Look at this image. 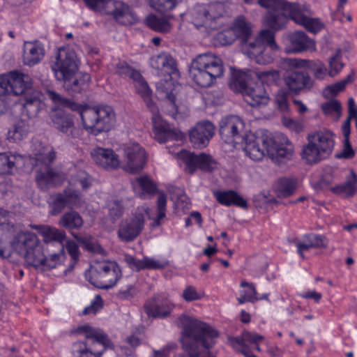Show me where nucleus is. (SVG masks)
<instances>
[{"label": "nucleus", "mask_w": 357, "mask_h": 357, "mask_svg": "<svg viewBox=\"0 0 357 357\" xmlns=\"http://www.w3.org/2000/svg\"><path fill=\"white\" fill-rule=\"evenodd\" d=\"M178 326L183 329L181 342L186 355L178 354L175 357H215L208 351L202 352L201 346L206 350L212 348L219 337L217 330L185 314L178 318Z\"/></svg>", "instance_id": "f257e3e1"}, {"label": "nucleus", "mask_w": 357, "mask_h": 357, "mask_svg": "<svg viewBox=\"0 0 357 357\" xmlns=\"http://www.w3.org/2000/svg\"><path fill=\"white\" fill-rule=\"evenodd\" d=\"M242 144L245 145L243 150L250 159L259 161L266 153L271 160L279 165L290 160L294 153L292 143L282 133L273 137L247 134Z\"/></svg>", "instance_id": "f03ea898"}, {"label": "nucleus", "mask_w": 357, "mask_h": 357, "mask_svg": "<svg viewBox=\"0 0 357 357\" xmlns=\"http://www.w3.org/2000/svg\"><path fill=\"white\" fill-rule=\"evenodd\" d=\"M150 65L156 70L158 75L169 77L168 79H162L157 82L156 90L158 93L165 95L168 112L172 118L176 119V116L182 112L177 103L176 94L172 89L173 85L172 76L178 73L176 60L169 53L162 52L151 56Z\"/></svg>", "instance_id": "7ed1b4c3"}, {"label": "nucleus", "mask_w": 357, "mask_h": 357, "mask_svg": "<svg viewBox=\"0 0 357 357\" xmlns=\"http://www.w3.org/2000/svg\"><path fill=\"white\" fill-rule=\"evenodd\" d=\"M190 75L201 87L211 86L224 73L222 59L211 52L200 54L191 63Z\"/></svg>", "instance_id": "20e7f679"}, {"label": "nucleus", "mask_w": 357, "mask_h": 357, "mask_svg": "<svg viewBox=\"0 0 357 357\" xmlns=\"http://www.w3.org/2000/svg\"><path fill=\"white\" fill-rule=\"evenodd\" d=\"M307 143L301 150V158L306 163L317 164L328 158L335 146V135L328 130L310 133L307 137Z\"/></svg>", "instance_id": "39448f33"}, {"label": "nucleus", "mask_w": 357, "mask_h": 357, "mask_svg": "<svg viewBox=\"0 0 357 357\" xmlns=\"http://www.w3.org/2000/svg\"><path fill=\"white\" fill-rule=\"evenodd\" d=\"M11 246L22 256L30 266L40 268L45 259V251L48 248L41 244L35 233L20 231L11 241Z\"/></svg>", "instance_id": "423d86ee"}, {"label": "nucleus", "mask_w": 357, "mask_h": 357, "mask_svg": "<svg viewBox=\"0 0 357 357\" xmlns=\"http://www.w3.org/2000/svg\"><path fill=\"white\" fill-rule=\"evenodd\" d=\"M77 331L85 334V341L73 344L77 357H101L107 348L113 347L108 336L100 329L84 325L79 326Z\"/></svg>", "instance_id": "0eeeda50"}, {"label": "nucleus", "mask_w": 357, "mask_h": 357, "mask_svg": "<svg viewBox=\"0 0 357 357\" xmlns=\"http://www.w3.org/2000/svg\"><path fill=\"white\" fill-rule=\"evenodd\" d=\"M84 128L95 136L109 131L115 121V114L109 105L86 106L79 112Z\"/></svg>", "instance_id": "6e6552de"}, {"label": "nucleus", "mask_w": 357, "mask_h": 357, "mask_svg": "<svg viewBox=\"0 0 357 357\" xmlns=\"http://www.w3.org/2000/svg\"><path fill=\"white\" fill-rule=\"evenodd\" d=\"M86 279L94 287L109 289L114 287L122 277L120 266L114 261H93L85 273Z\"/></svg>", "instance_id": "1a4fd4ad"}, {"label": "nucleus", "mask_w": 357, "mask_h": 357, "mask_svg": "<svg viewBox=\"0 0 357 357\" xmlns=\"http://www.w3.org/2000/svg\"><path fill=\"white\" fill-rule=\"evenodd\" d=\"M278 49L275 33L271 30L264 29L255 37L253 42L248 44L245 52L256 63L265 65L273 61V52Z\"/></svg>", "instance_id": "9d476101"}, {"label": "nucleus", "mask_w": 357, "mask_h": 357, "mask_svg": "<svg viewBox=\"0 0 357 357\" xmlns=\"http://www.w3.org/2000/svg\"><path fill=\"white\" fill-rule=\"evenodd\" d=\"M34 158L36 165L42 166L36 171V181L42 190H47L58 178L57 172L51 167L56 158V152L50 146H41L36 150Z\"/></svg>", "instance_id": "9b49d317"}, {"label": "nucleus", "mask_w": 357, "mask_h": 357, "mask_svg": "<svg viewBox=\"0 0 357 357\" xmlns=\"http://www.w3.org/2000/svg\"><path fill=\"white\" fill-rule=\"evenodd\" d=\"M261 7L268 9L265 21L272 30L279 31L283 29L289 20H292V9L289 6L297 8V3H291L284 0H257Z\"/></svg>", "instance_id": "f8f14e48"}, {"label": "nucleus", "mask_w": 357, "mask_h": 357, "mask_svg": "<svg viewBox=\"0 0 357 357\" xmlns=\"http://www.w3.org/2000/svg\"><path fill=\"white\" fill-rule=\"evenodd\" d=\"M142 98L146 107L153 114V128L155 139L161 144L172 139L178 140L181 139L182 133L180 131L172 128L169 124L160 119V116H158V109L153 102L151 95L147 97H143Z\"/></svg>", "instance_id": "ddd939ff"}, {"label": "nucleus", "mask_w": 357, "mask_h": 357, "mask_svg": "<svg viewBox=\"0 0 357 357\" xmlns=\"http://www.w3.org/2000/svg\"><path fill=\"white\" fill-rule=\"evenodd\" d=\"M51 67L56 79L59 81L75 75L78 71L75 52L72 50L60 48L56 57V61Z\"/></svg>", "instance_id": "4468645a"}, {"label": "nucleus", "mask_w": 357, "mask_h": 357, "mask_svg": "<svg viewBox=\"0 0 357 357\" xmlns=\"http://www.w3.org/2000/svg\"><path fill=\"white\" fill-rule=\"evenodd\" d=\"M220 135L222 139L227 144H243L244 137L245 124L241 119L237 116L231 115L222 118L219 123Z\"/></svg>", "instance_id": "2eb2a0df"}, {"label": "nucleus", "mask_w": 357, "mask_h": 357, "mask_svg": "<svg viewBox=\"0 0 357 357\" xmlns=\"http://www.w3.org/2000/svg\"><path fill=\"white\" fill-rule=\"evenodd\" d=\"M145 225V215L142 211H136L132 216L121 221L117 235L123 242H131L142 233Z\"/></svg>", "instance_id": "dca6fc26"}, {"label": "nucleus", "mask_w": 357, "mask_h": 357, "mask_svg": "<svg viewBox=\"0 0 357 357\" xmlns=\"http://www.w3.org/2000/svg\"><path fill=\"white\" fill-rule=\"evenodd\" d=\"M191 15L192 23L197 29L204 27L207 31H210L219 26L217 20L220 14L215 11L214 5L197 4Z\"/></svg>", "instance_id": "f3484780"}, {"label": "nucleus", "mask_w": 357, "mask_h": 357, "mask_svg": "<svg viewBox=\"0 0 357 357\" xmlns=\"http://www.w3.org/2000/svg\"><path fill=\"white\" fill-rule=\"evenodd\" d=\"M52 126L70 139L79 138L81 130L75 126L73 116L61 109H54L50 113Z\"/></svg>", "instance_id": "a211bd4d"}, {"label": "nucleus", "mask_w": 357, "mask_h": 357, "mask_svg": "<svg viewBox=\"0 0 357 357\" xmlns=\"http://www.w3.org/2000/svg\"><path fill=\"white\" fill-rule=\"evenodd\" d=\"M178 158L183 162L185 170L193 174L197 169L204 172H211L215 168L216 162L210 155L194 153L182 150L178 153Z\"/></svg>", "instance_id": "6ab92c4d"}, {"label": "nucleus", "mask_w": 357, "mask_h": 357, "mask_svg": "<svg viewBox=\"0 0 357 357\" xmlns=\"http://www.w3.org/2000/svg\"><path fill=\"white\" fill-rule=\"evenodd\" d=\"M296 68L285 73L284 82L289 91L297 95L301 91L310 90L314 82L307 73L298 70V68Z\"/></svg>", "instance_id": "aec40b11"}, {"label": "nucleus", "mask_w": 357, "mask_h": 357, "mask_svg": "<svg viewBox=\"0 0 357 357\" xmlns=\"http://www.w3.org/2000/svg\"><path fill=\"white\" fill-rule=\"evenodd\" d=\"M144 307L149 317L165 318L170 314L174 305L166 296L158 294L148 300Z\"/></svg>", "instance_id": "412c9836"}, {"label": "nucleus", "mask_w": 357, "mask_h": 357, "mask_svg": "<svg viewBox=\"0 0 357 357\" xmlns=\"http://www.w3.org/2000/svg\"><path fill=\"white\" fill-rule=\"evenodd\" d=\"M215 134L214 125L208 121L198 122L190 131V140L196 148H205Z\"/></svg>", "instance_id": "4be33fe9"}, {"label": "nucleus", "mask_w": 357, "mask_h": 357, "mask_svg": "<svg viewBox=\"0 0 357 357\" xmlns=\"http://www.w3.org/2000/svg\"><path fill=\"white\" fill-rule=\"evenodd\" d=\"M3 79L7 81L3 85L5 95H22L31 85L29 76L18 72H11L8 75H3Z\"/></svg>", "instance_id": "5701e85b"}, {"label": "nucleus", "mask_w": 357, "mask_h": 357, "mask_svg": "<svg viewBox=\"0 0 357 357\" xmlns=\"http://www.w3.org/2000/svg\"><path fill=\"white\" fill-rule=\"evenodd\" d=\"M127 166L131 173L142 170L146 162L145 150L137 143L129 144L124 148Z\"/></svg>", "instance_id": "b1692460"}, {"label": "nucleus", "mask_w": 357, "mask_h": 357, "mask_svg": "<svg viewBox=\"0 0 357 357\" xmlns=\"http://www.w3.org/2000/svg\"><path fill=\"white\" fill-rule=\"evenodd\" d=\"M113 10L105 11V14L111 15L118 23L129 25L138 22L137 15L128 4L121 1H115L113 2Z\"/></svg>", "instance_id": "393cba45"}, {"label": "nucleus", "mask_w": 357, "mask_h": 357, "mask_svg": "<svg viewBox=\"0 0 357 357\" xmlns=\"http://www.w3.org/2000/svg\"><path fill=\"white\" fill-rule=\"evenodd\" d=\"M45 48L39 41H26L23 47L22 62L28 66L38 64L45 56Z\"/></svg>", "instance_id": "a878e982"}, {"label": "nucleus", "mask_w": 357, "mask_h": 357, "mask_svg": "<svg viewBox=\"0 0 357 357\" xmlns=\"http://www.w3.org/2000/svg\"><path fill=\"white\" fill-rule=\"evenodd\" d=\"M31 227L37 230L43 237L44 245L47 248L56 246L59 248V245H63V241L66 238V233L55 227L48 225H32Z\"/></svg>", "instance_id": "bb28decb"}, {"label": "nucleus", "mask_w": 357, "mask_h": 357, "mask_svg": "<svg viewBox=\"0 0 357 357\" xmlns=\"http://www.w3.org/2000/svg\"><path fill=\"white\" fill-rule=\"evenodd\" d=\"M241 94L244 100L252 107L266 105L269 102V97L261 84H249Z\"/></svg>", "instance_id": "cd10ccee"}, {"label": "nucleus", "mask_w": 357, "mask_h": 357, "mask_svg": "<svg viewBox=\"0 0 357 357\" xmlns=\"http://www.w3.org/2000/svg\"><path fill=\"white\" fill-rule=\"evenodd\" d=\"M287 63L294 68L306 67L317 79L322 80L328 75L326 65L319 60L310 61L300 59H289Z\"/></svg>", "instance_id": "c85d7f7f"}, {"label": "nucleus", "mask_w": 357, "mask_h": 357, "mask_svg": "<svg viewBox=\"0 0 357 357\" xmlns=\"http://www.w3.org/2000/svg\"><path fill=\"white\" fill-rule=\"evenodd\" d=\"M289 8L292 9V20L295 23L303 26L308 31L317 33L323 29V23L317 18L307 17L305 14L306 10L298 4L297 8L289 6Z\"/></svg>", "instance_id": "c756f323"}, {"label": "nucleus", "mask_w": 357, "mask_h": 357, "mask_svg": "<svg viewBox=\"0 0 357 357\" xmlns=\"http://www.w3.org/2000/svg\"><path fill=\"white\" fill-rule=\"evenodd\" d=\"M93 161L105 169H116L119 166L118 155L113 150L97 147L91 152Z\"/></svg>", "instance_id": "7c9ffc66"}, {"label": "nucleus", "mask_w": 357, "mask_h": 357, "mask_svg": "<svg viewBox=\"0 0 357 357\" xmlns=\"http://www.w3.org/2000/svg\"><path fill=\"white\" fill-rule=\"evenodd\" d=\"M231 28L236 35V39L241 40L243 51L245 52L248 48V44L253 42L255 38L252 37L251 24L246 21L244 16L240 15L234 20Z\"/></svg>", "instance_id": "2f4dec72"}, {"label": "nucleus", "mask_w": 357, "mask_h": 357, "mask_svg": "<svg viewBox=\"0 0 357 357\" xmlns=\"http://www.w3.org/2000/svg\"><path fill=\"white\" fill-rule=\"evenodd\" d=\"M213 195L221 205L226 206L234 205L243 209L248 208L246 199L234 190H216L213 192Z\"/></svg>", "instance_id": "473e14b6"}, {"label": "nucleus", "mask_w": 357, "mask_h": 357, "mask_svg": "<svg viewBox=\"0 0 357 357\" xmlns=\"http://www.w3.org/2000/svg\"><path fill=\"white\" fill-rule=\"evenodd\" d=\"M24 157L10 151L0 153V174H13L24 164Z\"/></svg>", "instance_id": "72a5a7b5"}, {"label": "nucleus", "mask_w": 357, "mask_h": 357, "mask_svg": "<svg viewBox=\"0 0 357 357\" xmlns=\"http://www.w3.org/2000/svg\"><path fill=\"white\" fill-rule=\"evenodd\" d=\"M289 47L288 53H298L312 48L314 44L303 31H295L288 37Z\"/></svg>", "instance_id": "f704fd0d"}, {"label": "nucleus", "mask_w": 357, "mask_h": 357, "mask_svg": "<svg viewBox=\"0 0 357 357\" xmlns=\"http://www.w3.org/2000/svg\"><path fill=\"white\" fill-rule=\"evenodd\" d=\"M297 252L304 258L303 252L310 248H326L327 246L326 238L322 235L310 234L303 236L301 241L296 243Z\"/></svg>", "instance_id": "c9c22d12"}, {"label": "nucleus", "mask_w": 357, "mask_h": 357, "mask_svg": "<svg viewBox=\"0 0 357 357\" xmlns=\"http://www.w3.org/2000/svg\"><path fill=\"white\" fill-rule=\"evenodd\" d=\"M91 77L88 73H76L70 77L62 80L63 86L70 93H81L86 90L90 82Z\"/></svg>", "instance_id": "e433bc0d"}, {"label": "nucleus", "mask_w": 357, "mask_h": 357, "mask_svg": "<svg viewBox=\"0 0 357 357\" xmlns=\"http://www.w3.org/2000/svg\"><path fill=\"white\" fill-rule=\"evenodd\" d=\"M331 190L335 195L342 196L344 198L352 197L357 191V175L351 170L346 177L344 183L331 188Z\"/></svg>", "instance_id": "4c0bfd02"}, {"label": "nucleus", "mask_w": 357, "mask_h": 357, "mask_svg": "<svg viewBox=\"0 0 357 357\" xmlns=\"http://www.w3.org/2000/svg\"><path fill=\"white\" fill-rule=\"evenodd\" d=\"M22 105V114L31 119L38 115L44 106V103L41 101L39 93L33 92L24 96V102Z\"/></svg>", "instance_id": "58836bf2"}, {"label": "nucleus", "mask_w": 357, "mask_h": 357, "mask_svg": "<svg viewBox=\"0 0 357 357\" xmlns=\"http://www.w3.org/2000/svg\"><path fill=\"white\" fill-rule=\"evenodd\" d=\"M65 258L63 245L59 244L56 251H50V248H48V250L45 251L44 262H43L40 268L45 271L54 268L63 262Z\"/></svg>", "instance_id": "ea45409f"}, {"label": "nucleus", "mask_w": 357, "mask_h": 357, "mask_svg": "<svg viewBox=\"0 0 357 357\" xmlns=\"http://www.w3.org/2000/svg\"><path fill=\"white\" fill-rule=\"evenodd\" d=\"M83 224L82 216L75 211L65 213L59 220L60 226L68 229H79Z\"/></svg>", "instance_id": "a19ab883"}, {"label": "nucleus", "mask_w": 357, "mask_h": 357, "mask_svg": "<svg viewBox=\"0 0 357 357\" xmlns=\"http://www.w3.org/2000/svg\"><path fill=\"white\" fill-rule=\"evenodd\" d=\"M342 132L344 137V148L341 153L336 154L335 157L337 158H351L354 155V151L349 142V135L351 133L349 120L344 121L342 126Z\"/></svg>", "instance_id": "79ce46f5"}, {"label": "nucleus", "mask_w": 357, "mask_h": 357, "mask_svg": "<svg viewBox=\"0 0 357 357\" xmlns=\"http://www.w3.org/2000/svg\"><path fill=\"white\" fill-rule=\"evenodd\" d=\"M146 24L151 29L161 33L169 32L172 27L167 19L153 15H150L146 18Z\"/></svg>", "instance_id": "37998d69"}, {"label": "nucleus", "mask_w": 357, "mask_h": 357, "mask_svg": "<svg viewBox=\"0 0 357 357\" xmlns=\"http://www.w3.org/2000/svg\"><path fill=\"white\" fill-rule=\"evenodd\" d=\"M248 75L242 71L234 72L229 82L230 89L234 92L242 93L249 84L247 83Z\"/></svg>", "instance_id": "c03bdc74"}, {"label": "nucleus", "mask_w": 357, "mask_h": 357, "mask_svg": "<svg viewBox=\"0 0 357 357\" xmlns=\"http://www.w3.org/2000/svg\"><path fill=\"white\" fill-rule=\"evenodd\" d=\"M28 133V128L26 123L22 121H18L14 124L13 127L8 132V139L14 142L23 139Z\"/></svg>", "instance_id": "a18cd8bd"}, {"label": "nucleus", "mask_w": 357, "mask_h": 357, "mask_svg": "<svg viewBox=\"0 0 357 357\" xmlns=\"http://www.w3.org/2000/svg\"><path fill=\"white\" fill-rule=\"evenodd\" d=\"M296 189V183L292 179L281 178L278 180L277 190L278 193L287 197L291 195Z\"/></svg>", "instance_id": "49530a36"}, {"label": "nucleus", "mask_w": 357, "mask_h": 357, "mask_svg": "<svg viewBox=\"0 0 357 357\" xmlns=\"http://www.w3.org/2000/svg\"><path fill=\"white\" fill-rule=\"evenodd\" d=\"M52 202L51 206V214L56 215L61 213L66 206H68L67 204L65 195L63 193H57L51 196Z\"/></svg>", "instance_id": "de8ad7c7"}, {"label": "nucleus", "mask_w": 357, "mask_h": 357, "mask_svg": "<svg viewBox=\"0 0 357 357\" xmlns=\"http://www.w3.org/2000/svg\"><path fill=\"white\" fill-rule=\"evenodd\" d=\"M167 206V197L164 193H160L157 198L158 215L153 221V226H159L160 221L165 218Z\"/></svg>", "instance_id": "09e8293b"}, {"label": "nucleus", "mask_w": 357, "mask_h": 357, "mask_svg": "<svg viewBox=\"0 0 357 357\" xmlns=\"http://www.w3.org/2000/svg\"><path fill=\"white\" fill-rule=\"evenodd\" d=\"M63 194L70 206L80 207L84 204V201L80 194L73 189L67 188L63 190Z\"/></svg>", "instance_id": "8fccbe9b"}, {"label": "nucleus", "mask_w": 357, "mask_h": 357, "mask_svg": "<svg viewBox=\"0 0 357 357\" xmlns=\"http://www.w3.org/2000/svg\"><path fill=\"white\" fill-rule=\"evenodd\" d=\"M215 40L220 45H231L236 40V35L234 30L229 28L218 32L215 36Z\"/></svg>", "instance_id": "3c124183"}, {"label": "nucleus", "mask_w": 357, "mask_h": 357, "mask_svg": "<svg viewBox=\"0 0 357 357\" xmlns=\"http://www.w3.org/2000/svg\"><path fill=\"white\" fill-rule=\"evenodd\" d=\"M48 97L59 106H62L75 110L77 108V105L72 102L70 100L62 97L60 94L53 91H47Z\"/></svg>", "instance_id": "603ef678"}, {"label": "nucleus", "mask_w": 357, "mask_h": 357, "mask_svg": "<svg viewBox=\"0 0 357 357\" xmlns=\"http://www.w3.org/2000/svg\"><path fill=\"white\" fill-rule=\"evenodd\" d=\"M139 289L134 284L122 287L117 292V298L121 300H130L137 295Z\"/></svg>", "instance_id": "864d4df0"}, {"label": "nucleus", "mask_w": 357, "mask_h": 357, "mask_svg": "<svg viewBox=\"0 0 357 357\" xmlns=\"http://www.w3.org/2000/svg\"><path fill=\"white\" fill-rule=\"evenodd\" d=\"M150 4L155 10L165 13L176 6V0H150Z\"/></svg>", "instance_id": "5fc2aeb1"}, {"label": "nucleus", "mask_w": 357, "mask_h": 357, "mask_svg": "<svg viewBox=\"0 0 357 357\" xmlns=\"http://www.w3.org/2000/svg\"><path fill=\"white\" fill-rule=\"evenodd\" d=\"M143 266L144 269H162L167 266L168 261L166 260H160L149 257H143Z\"/></svg>", "instance_id": "6e6d98bb"}, {"label": "nucleus", "mask_w": 357, "mask_h": 357, "mask_svg": "<svg viewBox=\"0 0 357 357\" xmlns=\"http://www.w3.org/2000/svg\"><path fill=\"white\" fill-rule=\"evenodd\" d=\"M340 50H337L336 54L329 60L330 70L328 71V75L331 77L336 75L344 66V64L340 61Z\"/></svg>", "instance_id": "4d7b16f0"}, {"label": "nucleus", "mask_w": 357, "mask_h": 357, "mask_svg": "<svg viewBox=\"0 0 357 357\" xmlns=\"http://www.w3.org/2000/svg\"><path fill=\"white\" fill-rule=\"evenodd\" d=\"M86 6L95 12L105 13L112 0H83Z\"/></svg>", "instance_id": "13d9d810"}, {"label": "nucleus", "mask_w": 357, "mask_h": 357, "mask_svg": "<svg viewBox=\"0 0 357 357\" xmlns=\"http://www.w3.org/2000/svg\"><path fill=\"white\" fill-rule=\"evenodd\" d=\"M103 307V301L100 295H96L91 301L89 305L86 306L82 311V314H95Z\"/></svg>", "instance_id": "bf43d9fd"}, {"label": "nucleus", "mask_w": 357, "mask_h": 357, "mask_svg": "<svg viewBox=\"0 0 357 357\" xmlns=\"http://www.w3.org/2000/svg\"><path fill=\"white\" fill-rule=\"evenodd\" d=\"M259 79L261 82L266 83L268 85L275 84L280 79V73L278 70H266L259 73Z\"/></svg>", "instance_id": "052dcab7"}, {"label": "nucleus", "mask_w": 357, "mask_h": 357, "mask_svg": "<svg viewBox=\"0 0 357 357\" xmlns=\"http://www.w3.org/2000/svg\"><path fill=\"white\" fill-rule=\"evenodd\" d=\"M240 286L241 287H247L246 289L243 290L241 293L247 297L248 302L254 303L259 300V298L257 296V292L253 284L243 281Z\"/></svg>", "instance_id": "680f3d73"}, {"label": "nucleus", "mask_w": 357, "mask_h": 357, "mask_svg": "<svg viewBox=\"0 0 357 357\" xmlns=\"http://www.w3.org/2000/svg\"><path fill=\"white\" fill-rule=\"evenodd\" d=\"M136 181L142 190L148 194H154L157 190L155 184L147 176H141Z\"/></svg>", "instance_id": "e2e57ef3"}, {"label": "nucleus", "mask_w": 357, "mask_h": 357, "mask_svg": "<svg viewBox=\"0 0 357 357\" xmlns=\"http://www.w3.org/2000/svg\"><path fill=\"white\" fill-rule=\"evenodd\" d=\"M124 211V206L121 201L114 200L109 205V215L114 219L117 220L120 218Z\"/></svg>", "instance_id": "0e129e2a"}, {"label": "nucleus", "mask_w": 357, "mask_h": 357, "mask_svg": "<svg viewBox=\"0 0 357 357\" xmlns=\"http://www.w3.org/2000/svg\"><path fill=\"white\" fill-rule=\"evenodd\" d=\"M75 179L80 184L83 190L88 189L92 185L93 178L85 171L80 170L77 172Z\"/></svg>", "instance_id": "69168bd1"}, {"label": "nucleus", "mask_w": 357, "mask_h": 357, "mask_svg": "<svg viewBox=\"0 0 357 357\" xmlns=\"http://www.w3.org/2000/svg\"><path fill=\"white\" fill-rule=\"evenodd\" d=\"M341 104L337 100H332L321 105L323 112L326 115L339 113L341 110Z\"/></svg>", "instance_id": "338daca9"}, {"label": "nucleus", "mask_w": 357, "mask_h": 357, "mask_svg": "<svg viewBox=\"0 0 357 357\" xmlns=\"http://www.w3.org/2000/svg\"><path fill=\"white\" fill-rule=\"evenodd\" d=\"M182 296L186 301L188 302L199 300L201 298L200 294H199L197 291L196 288L192 286L187 287L184 289Z\"/></svg>", "instance_id": "774afa93"}]
</instances>
